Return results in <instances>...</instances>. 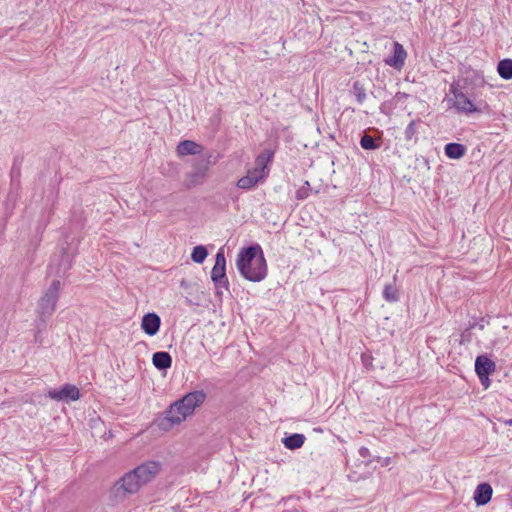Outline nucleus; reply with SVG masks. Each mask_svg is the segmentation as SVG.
<instances>
[{
    "label": "nucleus",
    "instance_id": "5701e85b",
    "mask_svg": "<svg viewBox=\"0 0 512 512\" xmlns=\"http://www.w3.org/2000/svg\"><path fill=\"white\" fill-rule=\"evenodd\" d=\"M208 255V251L205 246L198 245L193 248L191 253V259L198 264H202Z\"/></svg>",
    "mask_w": 512,
    "mask_h": 512
},
{
    "label": "nucleus",
    "instance_id": "f03ea898",
    "mask_svg": "<svg viewBox=\"0 0 512 512\" xmlns=\"http://www.w3.org/2000/svg\"><path fill=\"white\" fill-rule=\"evenodd\" d=\"M60 288L61 282L59 280H53L39 299L37 306V315L39 318L37 322L38 331L46 326L47 319L54 313L59 299Z\"/></svg>",
    "mask_w": 512,
    "mask_h": 512
},
{
    "label": "nucleus",
    "instance_id": "b1692460",
    "mask_svg": "<svg viewBox=\"0 0 512 512\" xmlns=\"http://www.w3.org/2000/svg\"><path fill=\"white\" fill-rule=\"evenodd\" d=\"M352 93L358 103L362 104L366 100V88L360 81H355L352 87Z\"/></svg>",
    "mask_w": 512,
    "mask_h": 512
},
{
    "label": "nucleus",
    "instance_id": "f3484780",
    "mask_svg": "<svg viewBox=\"0 0 512 512\" xmlns=\"http://www.w3.org/2000/svg\"><path fill=\"white\" fill-rule=\"evenodd\" d=\"M444 150L446 156L450 159H460L466 152V148L463 144L454 142L446 144Z\"/></svg>",
    "mask_w": 512,
    "mask_h": 512
},
{
    "label": "nucleus",
    "instance_id": "4be33fe9",
    "mask_svg": "<svg viewBox=\"0 0 512 512\" xmlns=\"http://www.w3.org/2000/svg\"><path fill=\"white\" fill-rule=\"evenodd\" d=\"M383 298L387 302H397L399 300V292L395 283L386 284L383 290Z\"/></svg>",
    "mask_w": 512,
    "mask_h": 512
},
{
    "label": "nucleus",
    "instance_id": "6ab92c4d",
    "mask_svg": "<svg viewBox=\"0 0 512 512\" xmlns=\"http://www.w3.org/2000/svg\"><path fill=\"white\" fill-rule=\"evenodd\" d=\"M282 442L287 449L295 450L303 446L305 442V436L303 434L294 433L284 437Z\"/></svg>",
    "mask_w": 512,
    "mask_h": 512
},
{
    "label": "nucleus",
    "instance_id": "ddd939ff",
    "mask_svg": "<svg viewBox=\"0 0 512 512\" xmlns=\"http://www.w3.org/2000/svg\"><path fill=\"white\" fill-rule=\"evenodd\" d=\"M495 370V363L485 355H480L475 360V372L478 377L490 375Z\"/></svg>",
    "mask_w": 512,
    "mask_h": 512
},
{
    "label": "nucleus",
    "instance_id": "2f4dec72",
    "mask_svg": "<svg viewBox=\"0 0 512 512\" xmlns=\"http://www.w3.org/2000/svg\"><path fill=\"white\" fill-rule=\"evenodd\" d=\"M479 379H480L481 384H482L485 388H488V387H489V385H490L489 375L479 377Z\"/></svg>",
    "mask_w": 512,
    "mask_h": 512
},
{
    "label": "nucleus",
    "instance_id": "423d86ee",
    "mask_svg": "<svg viewBox=\"0 0 512 512\" xmlns=\"http://www.w3.org/2000/svg\"><path fill=\"white\" fill-rule=\"evenodd\" d=\"M48 396L56 401H75L79 399L80 392L75 385L65 384L60 389L49 390Z\"/></svg>",
    "mask_w": 512,
    "mask_h": 512
},
{
    "label": "nucleus",
    "instance_id": "0eeeda50",
    "mask_svg": "<svg viewBox=\"0 0 512 512\" xmlns=\"http://www.w3.org/2000/svg\"><path fill=\"white\" fill-rule=\"evenodd\" d=\"M206 398V394L200 391H194L186 394L179 400V405L184 406V415H191L195 408L200 406Z\"/></svg>",
    "mask_w": 512,
    "mask_h": 512
},
{
    "label": "nucleus",
    "instance_id": "1a4fd4ad",
    "mask_svg": "<svg viewBox=\"0 0 512 512\" xmlns=\"http://www.w3.org/2000/svg\"><path fill=\"white\" fill-rule=\"evenodd\" d=\"M406 57L407 52L403 45L398 42H394L393 53L391 56L387 57L384 62L386 65L393 67L396 70H401L405 64Z\"/></svg>",
    "mask_w": 512,
    "mask_h": 512
},
{
    "label": "nucleus",
    "instance_id": "20e7f679",
    "mask_svg": "<svg viewBox=\"0 0 512 512\" xmlns=\"http://www.w3.org/2000/svg\"><path fill=\"white\" fill-rule=\"evenodd\" d=\"M211 279L215 285L217 295H222L221 288L228 290L229 281L226 276V258L223 248H220L216 254L215 264L211 271Z\"/></svg>",
    "mask_w": 512,
    "mask_h": 512
},
{
    "label": "nucleus",
    "instance_id": "a211bd4d",
    "mask_svg": "<svg viewBox=\"0 0 512 512\" xmlns=\"http://www.w3.org/2000/svg\"><path fill=\"white\" fill-rule=\"evenodd\" d=\"M463 80L466 85L483 86L485 83L482 72L473 69L465 71Z\"/></svg>",
    "mask_w": 512,
    "mask_h": 512
},
{
    "label": "nucleus",
    "instance_id": "4468645a",
    "mask_svg": "<svg viewBox=\"0 0 512 512\" xmlns=\"http://www.w3.org/2000/svg\"><path fill=\"white\" fill-rule=\"evenodd\" d=\"M184 406L179 405V400L173 403L166 413V419L171 424H179L186 419L188 415H184Z\"/></svg>",
    "mask_w": 512,
    "mask_h": 512
},
{
    "label": "nucleus",
    "instance_id": "aec40b11",
    "mask_svg": "<svg viewBox=\"0 0 512 512\" xmlns=\"http://www.w3.org/2000/svg\"><path fill=\"white\" fill-rule=\"evenodd\" d=\"M273 155V151L264 150L256 157L255 168L261 171L262 173H268L266 169L268 164L271 162Z\"/></svg>",
    "mask_w": 512,
    "mask_h": 512
},
{
    "label": "nucleus",
    "instance_id": "393cba45",
    "mask_svg": "<svg viewBox=\"0 0 512 512\" xmlns=\"http://www.w3.org/2000/svg\"><path fill=\"white\" fill-rule=\"evenodd\" d=\"M421 123V120H412L406 127L404 131V137L407 142L414 141L416 142V134H417V128L416 126Z\"/></svg>",
    "mask_w": 512,
    "mask_h": 512
},
{
    "label": "nucleus",
    "instance_id": "412c9836",
    "mask_svg": "<svg viewBox=\"0 0 512 512\" xmlns=\"http://www.w3.org/2000/svg\"><path fill=\"white\" fill-rule=\"evenodd\" d=\"M497 71L501 78L512 79V59H503L498 62Z\"/></svg>",
    "mask_w": 512,
    "mask_h": 512
},
{
    "label": "nucleus",
    "instance_id": "f704fd0d",
    "mask_svg": "<svg viewBox=\"0 0 512 512\" xmlns=\"http://www.w3.org/2000/svg\"><path fill=\"white\" fill-rule=\"evenodd\" d=\"M508 424H509V425H512V419H510V420L508 421Z\"/></svg>",
    "mask_w": 512,
    "mask_h": 512
},
{
    "label": "nucleus",
    "instance_id": "cd10ccee",
    "mask_svg": "<svg viewBox=\"0 0 512 512\" xmlns=\"http://www.w3.org/2000/svg\"><path fill=\"white\" fill-rule=\"evenodd\" d=\"M476 327V323H469L468 327L461 333L460 343L467 344L472 341V330Z\"/></svg>",
    "mask_w": 512,
    "mask_h": 512
},
{
    "label": "nucleus",
    "instance_id": "473e14b6",
    "mask_svg": "<svg viewBox=\"0 0 512 512\" xmlns=\"http://www.w3.org/2000/svg\"><path fill=\"white\" fill-rule=\"evenodd\" d=\"M359 454H360V456H361V457L366 458V457H368V456L370 455V452H369V449H368V448H366V447H361V448L359 449Z\"/></svg>",
    "mask_w": 512,
    "mask_h": 512
},
{
    "label": "nucleus",
    "instance_id": "f257e3e1",
    "mask_svg": "<svg viewBox=\"0 0 512 512\" xmlns=\"http://www.w3.org/2000/svg\"><path fill=\"white\" fill-rule=\"evenodd\" d=\"M240 275L248 281L260 282L266 278L268 268L263 250L259 244L242 248L236 259Z\"/></svg>",
    "mask_w": 512,
    "mask_h": 512
},
{
    "label": "nucleus",
    "instance_id": "9b49d317",
    "mask_svg": "<svg viewBox=\"0 0 512 512\" xmlns=\"http://www.w3.org/2000/svg\"><path fill=\"white\" fill-rule=\"evenodd\" d=\"M161 318L158 314L152 312L142 317L141 328L149 336H154L159 332Z\"/></svg>",
    "mask_w": 512,
    "mask_h": 512
},
{
    "label": "nucleus",
    "instance_id": "a878e982",
    "mask_svg": "<svg viewBox=\"0 0 512 512\" xmlns=\"http://www.w3.org/2000/svg\"><path fill=\"white\" fill-rule=\"evenodd\" d=\"M360 145L365 150H374L379 147V144L375 142V139L368 135L364 134L360 139Z\"/></svg>",
    "mask_w": 512,
    "mask_h": 512
},
{
    "label": "nucleus",
    "instance_id": "39448f33",
    "mask_svg": "<svg viewBox=\"0 0 512 512\" xmlns=\"http://www.w3.org/2000/svg\"><path fill=\"white\" fill-rule=\"evenodd\" d=\"M162 469V463L149 460L134 468L143 486L152 482Z\"/></svg>",
    "mask_w": 512,
    "mask_h": 512
},
{
    "label": "nucleus",
    "instance_id": "c85d7f7f",
    "mask_svg": "<svg viewBox=\"0 0 512 512\" xmlns=\"http://www.w3.org/2000/svg\"><path fill=\"white\" fill-rule=\"evenodd\" d=\"M246 175L254 178L253 180H255V183L257 184L258 182L263 181L267 177L268 173H262L254 167L253 169L248 170Z\"/></svg>",
    "mask_w": 512,
    "mask_h": 512
},
{
    "label": "nucleus",
    "instance_id": "f8f14e48",
    "mask_svg": "<svg viewBox=\"0 0 512 512\" xmlns=\"http://www.w3.org/2000/svg\"><path fill=\"white\" fill-rule=\"evenodd\" d=\"M493 489L489 483H480L475 491L473 499L477 506L486 505L492 497Z\"/></svg>",
    "mask_w": 512,
    "mask_h": 512
},
{
    "label": "nucleus",
    "instance_id": "9d476101",
    "mask_svg": "<svg viewBox=\"0 0 512 512\" xmlns=\"http://www.w3.org/2000/svg\"><path fill=\"white\" fill-rule=\"evenodd\" d=\"M450 101H453L452 105L459 113L468 115L480 112L475 104L464 93L456 94V98L450 99Z\"/></svg>",
    "mask_w": 512,
    "mask_h": 512
},
{
    "label": "nucleus",
    "instance_id": "bb28decb",
    "mask_svg": "<svg viewBox=\"0 0 512 512\" xmlns=\"http://www.w3.org/2000/svg\"><path fill=\"white\" fill-rule=\"evenodd\" d=\"M254 178L248 177L247 175L241 177L237 181V187L243 190H250L255 187L257 184L255 183Z\"/></svg>",
    "mask_w": 512,
    "mask_h": 512
},
{
    "label": "nucleus",
    "instance_id": "7ed1b4c3",
    "mask_svg": "<svg viewBox=\"0 0 512 512\" xmlns=\"http://www.w3.org/2000/svg\"><path fill=\"white\" fill-rule=\"evenodd\" d=\"M142 487L138 474L132 469L114 483L110 491L111 497L114 501L120 502L136 494Z\"/></svg>",
    "mask_w": 512,
    "mask_h": 512
},
{
    "label": "nucleus",
    "instance_id": "7c9ffc66",
    "mask_svg": "<svg viewBox=\"0 0 512 512\" xmlns=\"http://www.w3.org/2000/svg\"><path fill=\"white\" fill-rule=\"evenodd\" d=\"M450 93L454 96V98H456V94L463 93V92L458 88V84L452 83L450 85Z\"/></svg>",
    "mask_w": 512,
    "mask_h": 512
},
{
    "label": "nucleus",
    "instance_id": "dca6fc26",
    "mask_svg": "<svg viewBox=\"0 0 512 512\" xmlns=\"http://www.w3.org/2000/svg\"><path fill=\"white\" fill-rule=\"evenodd\" d=\"M152 362L157 369L167 370L172 365V357L166 351H159L153 354Z\"/></svg>",
    "mask_w": 512,
    "mask_h": 512
},
{
    "label": "nucleus",
    "instance_id": "6e6552de",
    "mask_svg": "<svg viewBox=\"0 0 512 512\" xmlns=\"http://www.w3.org/2000/svg\"><path fill=\"white\" fill-rule=\"evenodd\" d=\"M208 171V163L195 165L194 170L186 175L185 186L190 189L204 183Z\"/></svg>",
    "mask_w": 512,
    "mask_h": 512
},
{
    "label": "nucleus",
    "instance_id": "72a5a7b5",
    "mask_svg": "<svg viewBox=\"0 0 512 512\" xmlns=\"http://www.w3.org/2000/svg\"><path fill=\"white\" fill-rule=\"evenodd\" d=\"M483 320L481 319L480 322H475L476 323V327L478 326L480 330H483L484 329V324L482 323Z\"/></svg>",
    "mask_w": 512,
    "mask_h": 512
},
{
    "label": "nucleus",
    "instance_id": "c756f323",
    "mask_svg": "<svg viewBox=\"0 0 512 512\" xmlns=\"http://www.w3.org/2000/svg\"><path fill=\"white\" fill-rule=\"evenodd\" d=\"M308 196V192L306 188H300L296 192V197L299 200L305 199Z\"/></svg>",
    "mask_w": 512,
    "mask_h": 512
},
{
    "label": "nucleus",
    "instance_id": "2eb2a0df",
    "mask_svg": "<svg viewBox=\"0 0 512 512\" xmlns=\"http://www.w3.org/2000/svg\"><path fill=\"white\" fill-rule=\"evenodd\" d=\"M201 150V145L192 140H184L177 145V153L180 156L195 155L200 153Z\"/></svg>",
    "mask_w": 512,
    "mask_h": 512
}]
</instances>
